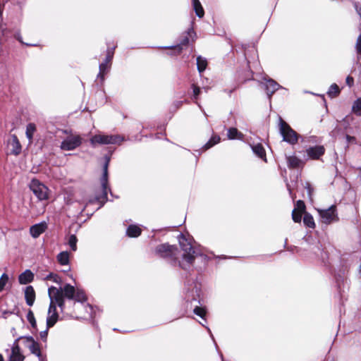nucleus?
Returning a JSON list of instances; mask_svg holds the SVG:
<instances>
[{"label":"nucleus","mask_w":361,"mask_h":361,"mask_svg":"<svg viewBox=\"0 0 361 361\" xmlns=\"http://www.w3.org/2000/svg\"><path fill=\"white\" fill-rule=\"evenodd\" d=\"M178 239L183 252L180 259L177 247L168 243L157 246L155 253L160 257L168 259L173 266H178L182 269L188 271L192 268L195 258L202 255L198 248H195L191 245L190 241L184 235L180 234Z\"/></svg>","instance_id":"nucleus-1"},{"label":"nucleus","mask_w":361,"mask_h":361,"mask_svg":"<svg viewBox=\"0 0 361 361\" xmlns=\"http://www.w3.org/2000/svg\"><path fill=\"white\" fill-rule=\"evenodd\" d=\"M109 158H106V161L103 166V174L100 178L101 192H97L94 197L88 200V202L83 207L81 212H83L85 208L89 205L94 203H98L99 205L97 209H100L105 202L108 200L107 192L111 191L109 187L108 182V166L109 164ZM112 195V193H111Z\"/></svg>","instance_id":"nucleus-2"},{"label":"nucleus","mask_w":361,"mask_h":361,"mask_svg":"<svg viewBox=\"0 0 361 361\" xmlns=\"http://www.w3.org/2000/svg\"><path fill=\"white\" fill-rule=\"evenodd\" d=\"M58 290L61 291L62 297L64 298L74 300L80 302H83L87 300L83 290L78 288L76 290L74 286L71 284L67 283L63 288H59Z\"/></svg>","instance_id":"nucleus-3"},{"label":"nucleus","mask_w":361,"mask_h":361,"mask_svg":"<svg viewBox=\"0 0 361 361\" xmlns=\"http://www.w3.org/2000/svg\"><path fill=\"white\" fill-rule=\"evenodd\" d=\"M279 132L283 137V140L290 145H295L298 140V133L281 117H279Z\"/></svg>","instance_id":"nucleus-4"},{"label":"nucleus","mask_w":361,"mask_h":361,"mask_svg":"<svg viewBox=\"0 0 361 361\" xmlns=\"http://www.w3.org/2000/svg\"><path fill=\"white\" fill-rule=\"evenodd\" d=\"M123 138L118 135H102L97 134L92 136L90 142L92 145L95 144L99 145H116L121 144Z\"/></svg>","instance_id":"nucleus-5"},{"label":"nucleus","mask_w":361,"mask_h":361,"mask_svg":"<svg viewBox=\"0 0 361 361\" xmlns=\"http://www.w3.org/2000/svg\"><path fill=\"white\" fill-rule=\"evenodd\" d=\"M116 47H108L106 49V54L104 61L99 64V71L97 78H100L102 81L104 80V75L106 74L111 68V61L114 55V49Z\"/></svg>","instance_id":"nucleus-6"},{"label":"nucleus","mask_w":361,"mask_h":361,"mask_svg":"<svg viewBox=\"0 0 361 361\" xmlns=\"http://www.w3.org/2000/svg\"><path fill=\"white\" fill-rule=\"evenodd\" d=\"M30 188L39 200H46L49 198L48 188L37 179H32L30 183Z\"/></svg>","instance_id":"nucleus-7"},{"label":"nucleus","mask_w":361,"mask_h":361,"mask_svg":"<svg viewBox=\"0 0 361 361\" xmlns=\"http://www.w3.org/2000/svg\"><path fill=\"white\" fill-rule=\"evenodd\" d=\"M48 295L50 302H53L56 307L58 305L63 312L65 307V298L62 297L61 291H59L56 287L50 286L48 288Z\"/></svg>","instance_id":"nucleus-8"},{"label":"nucleus","mask_w":361,"mask_h":361,"mask_svg":"<svg viewBox=\"0 0 361 361\" xmlns=\"http://www.w3.org/2000/svg\"><path fill=\"white\" fill-rule=\"evenodd\" d=\"M82 144V138L78 135H71L64 139L60 145L62 150H73Z\"/></svg>","instance_id":"nucleus-9"},{"label":"nucleus","mask_w":361,"mask_h":361,"mask_svg":"<svg viewBox=\"0 0 361 361\" xmlns=\"http://www.w3.org/2000/svg\"><path fill=\"white\" fill-rule=\"evenodd\" d=\"M322 221L326 224H329L338 221L336 206L332 205L326 209H318Z\"/></svg>","instance_id":"nucleus-10"},{"label":"nucleus","mask_w":361,"mask_h":361,"mask_svg":"<svg viewBox=\"0 0 361 361\" xmlns=\"http://www.w3.org/2000/svg\"><path fill=\"white\" fill-rule=\"evenodd\" d=\"M59 319V314L56 311V307L53 302H50L49 310H48V315L47 317V329H49L54 326V324L57 322Z\"/></svg>","instance_id":"nucleus-11"},{"label":"nucleus","mask_w":361,"mask_h":361,"mask_svg":"<svg viewBox=\"0 0 361 361\" xmlns=\"http://www.w3.org/2000/svg\"><path fill=\"white\" fill-rule=\"evenodd\" d=\"M48 226L46 221H42L36 224L30 228V233L34 238H38L42 233L45 232Z\"/></svg>","instance_id":"nucleus-12"},{"label":"nucleus","mask_w":361,"mask_h":361,"mask_svg":"<svg viewBox=\"0 0 361 361\" xmlns=\"http://www.w3.org/2000/svg\"><path fill=\"white\" fill-rule=\"evenodd\" d=\"M264 80L265 90L267 91L269 99H270L271 95L277 90H279L281 87V86L275 80H274L271 78L267 79L266 78H264Z\"/></svg>","instance_id":"nucleus-13"},{"label":"nucleus","mask_w":361,"mask_h":361,"mask_svg":"<svg viewBox=\"0 0 361 361\" xmlns=\"http://www.w3.org/2000/svg\"><path fill=\"white\" fill-rule=\"evenodd\" d=\"M23 360L24 356L20 352L17 341H16L13 344L11 353L9 354V361H23Z\"/></svg>","instance_id":"nucleus-14"},{"label":"nucleus","mask_w":361,"mask_h":361,"mask_svg":"<svg viewBox=\"0 0 361 361\" xmlns=\"http://www.w3.org/2000/svg\"><path fill=\"white\" fill-rule=\"evenodd\" d=\"M8 145L11 147V153L18 155L21 152V145L16 135H11V139L8 142Z\"/></svg>","instance_id":"nucleus-15"},{"label":"nucleus","mask_w":361,"mask_h":361,"mask_svg":"<svg viewBox=\"0 0 361 361\" xmlns=\"http://www.w3.org/2000/svg\"><path fill=\"white\" fill-rule=\"evenodd\" d=\"M324 147L322 145H317L307 149V155L313 159H319L321 156H322L324 154Z\"/></svg>","instance_id":"nucleus-16"},{"label":"nucleus","mask_w":361,"mask_h":361,"mask_svg":"<svg viewBox=\"0 0 361 361\" xmlns=\"http://www.w3.org/2000/svg\"><path fill=\"white\" fill-rule=\"evenodd\" d=\"M25 299L28 306H32L35 300V292L32 286H28L25 289Z\"/></svg>","instance_id":"nucleus-17"},{"label":"nucleus","mask_w":361,"mask_h":361,"mask_svg":"<svg viewBox=\"0 0 361 361\" xmlns=\"http://www.w3.org/2000/svg\"><path fill=\"white\" fill-rule=\"evenodd\" d=\"M34 274L30 270H26L18 277V281L20 284H27L33 281Z\"/></svg>","instance_id":"nucleus-18"},{"label":"nucleus","mask_w":361,"mask_h":361,"mask_svg":"<svg viewBox=\"0 0 361 361\" xmlns=\"http://www.w3.org/2000/svg\"><path fill=\"white\" fill-rule=\"evenodd\" d=\"M252 152L259 158L266 161V152L262 144H257L251 146Z\"/></svg>","instance_id":"nucleus-19"},{"label":"nucleus","mask_w":361,"mask_h":361,"mask_svg":"<svg viewBox=\"0 0 361 361\" xmlns=\"http://www.w3.org/2000/svg\"><path fill=\"white\" fill-rule=\"evenodd\" d=\"M58 262L62 266H67L70 262V255L67 251L61 252L56 256Z\"/></svg>","instance_id":"nucleus-20"},{"label":"nucleus","mask_w":361,"mask_h":361,"mask_svg":"<svg viewBox=\"0 0 361 361\" xmlns=\"http://www.w3.org/2000/svg\"><path fill=\"white\" fill-rule=\"evenodd\" d=\"M227 136L230 140H242L243 138V134L239 132L235 128H229L228 130Z\"/></svg>","instance_id":"nucleus-21"},{"label":"nucleus","mask_w":361,"mask_h":361,"mask_svg":"<svg viewBox=\"0 0 361 361\" xmlns=\"http://www.w3.org/2000/svg\"><path fill=\"white\" fill-rule=\"evenodd\" d=\"M207 64V60L205 58L201 56L197 57V68L200 74L205 71Z\"/></svg>","instance_id":"nucleus-22"},{"label":"nucleus","mask_w":361,"mask_h":361,"mask_svg":"<svg viewBox=\"0 0 361 361\" xmlns=\"http://www.w3.org/2000/svg\"><path fill=\"white\" fill-rule=\"evenodd\" d=\"M27 339L31 342V344L29 346L30 352L32 354L36 355L37 357H39L41 355V351L38 343L35 342L32 337H27Z\"/></svg>","instance_id":"nucleus-23"},{"label":"nucleus","mask_w":361,"mask_h":361,"mask_svg":"<svg viewBox=\"0 0 361 361\" xmlns=\"http://www.w3.org/2000/svg\"><path fill=\"white\" fill-rule=\"evenodd\" d=\"M288 164L289 167L298 168L302 164V161L295 156H290L287 157Z\"/></svg>","instance_id":"nucleus-24"},{"label":"nucleus","mask_w":361,"mask_h":361,"mask_svg":"<svg viewBox=\"0 0 361 361\" xmlns=\"http://www.w3.org/2000/svg\"><path fill=\"white\" fill-rule=\"evenodd\" d=\"M193 8L195 11L196 15L199 18H202L204 15V9L199 0H192Z\"/></svg>","instance_id":"nucleus-25"},{"label":"nucleus","mask_w":361,"mask_h":361,"mask_svg":"<svg viewBox=\"0 0 361 361\" xmlns=\"http://www.w3.org/2000/svg\"><path fill=\"white\" fill-rule=\"evenodd\" d=\"M304 224L309 228H314L315 227V223L312 216L309 213H305L303 217Z\"/></svg>","instance_id":"nucleus-26"},{"label":"nucleus","mask_w":361,"mask_h":361,"mask_svg":"<svg viewBox=\"0 0 361 361\" xmlns=\"http://www.w3.org/2000/svg\"><path fill=\"white\" fill-rule=\"evenodd\" d=\"M44 281H51L56 283L61 284L62 283V279L61 278L56 274L54 273H49L44 277H43Z\"/></svg>","instance_id":"nucleus-27"},{"label":"nucleus","mask_w":361,"mask_h":361,"mask_svg":"<svg viewBox=\"0 0 361 361\" xmlns=\"http://www.w3.org/2000/svg\"><path fill=\"white\" fill-rule=\"evenodd\" d=\"M36 131V126L34 123H28L26 127V136L30 142H32L35 132Z\"/></svg>","instance_id":"nucleus-28"},{"label":"nucleus","mask_w":361,"mask_h":361,"mask_svg":"<svg viewBox=\"0 0 361 361\" xmlns=\"http://www.w3.org/2000/svg\"><path fill=\"white\" fill-rule=\"evenodd\" d=\"M220 142V137L219 135H214L211 139L203 146V149L207 150L214 145L218 144Z\"/></svg>","instance_id":"nucleus-29"},{"label":"nucleus","mask_w":361,"mask_h":361,"mask_svg":"<svg viewBox=\"0 0 361 361\" xmlns=\"http://www.w3.org/2000/svg\"><path fill=\"white\" fill-rule=\"evenodd\" d=\"M352 111L357 116H361V97L357 99L353 102Z\"/></svg>","instance_id":"nucleus-30"},{"label":"nucleus","mask_w":361,"mask_h":361,"mask_svg":"<svg viewBox=\"0 0 361 361\" xmlns=\"http://www.w3.org/2000/svg\"><path fill=\"white\" fill-rule=\"evenodd\" d=\"M339 92L340 90L338 86L336 84H332L330 86L327 94L330 97L333 98L336 97L339 94Z\"/></svg>","instance_id":"nucleus-31"},{"label":"nucleus","mask_w":361,"mask_h":361,"mask_svg":"<svg viewBox=\"0 0 361 361\" xmlns=\"http://www.w3.org/2000/svg\"><path fill=\"white\" fill-rule=\"evenodd\" d=\"M27 321L30 322V325L32 328L36 329L37 327V323L35 318V315L33 312L31 310H29L27 315H26Z\"/></svg>","instance_id":"nucleus-32"},{"label":"nucleus","mask_w":361,"mask_h":361,"mask_svg":"<svg viewBox=\"0 0 361 361\" xmlns=\"http://www.w3.org/2000/svg\"><path fill=\"white\" fill-rule=\"evenodd\" d=\"M78 239L75 235H71L68 238V243L73 251L77 250Z\"/></svg>","instance_id":"nucleus-33"},{"label":"nucleus","mask_w":361,"mask_h":361,"mask_svg":"<svg viewBox=\"0 0 361 361\" xmlns=\"http://www.w3.org/2000/svg\"><path fill=\"white\" fill-rule=\"evenodd\" d=\"M192 88L193 90V99L195 100V103L198 105V106L201 109V106L197 102L199 94H200V88L195 85V84L192 85Z\"/></svg>","instance_id":"nucleus-34"},{"label":"nucleus","mask_w":361,"mask_h":361,"mask_svg":"<svg viewBox=\"0 0 361 361\" xmlns=\"http://www.w3.org/2000/svg\"><path fill=\"white\" fill-rule=\"evenodd\" d=\"M303 212L300 211H296V209H293L292 212V219L296 223H300L302 219V214Z\"/></svg>","instance_id":"nucleus-35"},{"label":"nucleus","mask_w":361,"mask_h":361,"mask_svg":"<svg viewBox=\"0 0 361 361\" xmlns=\"http://www.w3.org/2000/svg\"><path fill=\"white\" fill-rule=\"evenodd\" d=\"M8 276L6 274H3L0 278V292H1L6 283L8 281Z\"/></svg>","instance_id":"nucleus-36"},{"label":"nucleus","mask_w":361,"mask_h":361,"mask_svg":"<svg viewBox=\"0 0 361 361\" xmlns=\"http://www.w3.org/2000/svg\"><path fill=\"white\" fill-rule=\"evenodd\" d=\"M126 235L130 238L135 237V225L130 224L128 226L126 230Z\"/></svg>","instance_id":"nucleus-37"},{"label":"nucleus","mask_w":361,"mask_h":361,"mask_svg":"<svg viewBox=\"0 0 361 361\" xmlns=\"http://www.w3.org/2000/svg\"><path fill=\"white\" fill-rule=\"evenodd\" d=\"M193 312L196 315L202 318H204L206 314V310L204 308L197 306L195 307Z\"/></svg>","instance_id":"nucleus-38"},{"label":"nucleus","mask_w":361,"mask_h":361,"mask_svg":"<svg viewBox=\"0 0 361 361\" xmlns=\"http://www.w3.org/2000/svg\"><path fill=\"white\" fill-rule=\"evenodd\" d=\"M293 209H296V211L304 212L305 209V205L303 201L298 200L295 203V208Z\"/></svg>","instance_id":"nucleus-39"},{"label":"nucleus","mask_w":361,"mask_h":361,"mask_svg":"<svg viewBox=\"0 0 361 361\" xmlns=\"http://www.w3.org/2000/svg\"><path fill=\"white\" fill-rule=\"evenodd\" d=\"M356 50L357 52L361 55V34L358 36L357 39Z\"/></svg>","instance_id":"nucleus-40"},{"label":"nucleus","mask_w":361,"mask_h":361,"mask_svg":"<svg viewBox=\"0 0 361 361\" xmlns=\"http://www.w3.org/2000/svg\"><path fill=\"white\" fill-rule=\"evenodd\" d=\"M346 140L348 144H350V143L356 144L357 143L356 138L354 136H350L349 135H346Z\"/></svg>","instance_id":"nucleus-41"},{"label":"nucleus","mask_w":361,"mask_h":361,"mask_svg":"<svg viewBox=\"0 0 361 361\" xmlns=\"http://www.w3.org/2000/svg\"><path fill=\"white\" fill-rule=\"evenodd\" d=\"M49 329L47 328L46 330L40 332V337L42 340L46 341L48 335Z\"/></svg>","instance_id":"nucleus-42"},{"label":"nucleus","mask_w":361,"mask_h":361,"mask_svg":"<svg viewBox=\"0 0 361 361\" xmlns=\"http://www.w3.org/2000/svg\"><path fill=\"white\" fill-rule=\"evenodd\" d=\"M354 80L351 76H348L346 78V83L348 86L351 87L353 85Z\"/></svg>","instance_id":"nucleus-43"},{"label":"nucleus","mask_w":361,"mask_h":361,"mask_svg":"<svg viewBox=\"0 0 361 361\" xmlns=\"http://www.w3.org/2000/svg\"><path fill=\"white\" fill-rule=\"evenodd\" d=\"M174 48H175V49L177 51V52L178 54H180L181 52V51H182V48H181V47L180 45L176 46Z\"/></svg>","instance_id":"nucleus-44"},{"label":"nucleus","mask_w":361,"mask_h":361,"mask_svg":"<svg viewBox=\"0 0 361 361\" xmlns=\"http://www.w3.org/2000/svg\"><path fill=\"white\" fill-rule=\"evenodd\" d=\"M65 201H66V204H71V203H72L71 200L69 197H65Z\"/></svg>","instance_id":"nucleus-45"},{"label":"nucleus","mask_w":361,"mask_h":361,"mask_svg":"<svg viewBox=\"0 0 361 361\" xmlns=\"http://www.w3.org/2000/svg\"><path fill=\"white\" fill-rule=\"evenodd\" d=\"M141 232V228L137 226V237H138L140 235Z\"/></svg>","instance_id":"nucleus-46"},{"label":"nucleus","mask_w":361,"mask_h":361,"mask_svg":"<svg viewBox=\"0 0 361 361\" xmlns=\"http://www.w3.org/2000/svg\"><path fill=\"white\" fill-rule=\"evenodd\" d=\"M306 188H307L308 192L310 194V192H311L310 185L309 183H307V187Z\"/></svg>","instance_id":"nucleus-47"},{"label":"nucleus","mask_w":361,"mask_h":361,"mask_svg":"<svg viewBox=\"0 0 361 361\" xmlns=\"http://www.w3.org/2000/svg\"><path fill=\"white\" fill-rule=\"evenodd\" d=\"M207 329L208 331L209 332V334H210V335H211V337L212 338V339H214L213 336H212V333H211L210 329H209V328H208V327H207Z\"/></svg>","instance_id":"nucleus-48"},{"label":"nucleus","mask_w":361,"mask_h":361,"mask_svg":"<svg viewBox=\"0 0 361 361\" xmlns=\"http://www.w3.org/2000/svg\"><path fill=\"white\" fill-rule=\"evenodd\" d=\"M11 314V312H4V317H6V314Z\"/></svg>","instance_id":"nucleus-49"},{"label":"nucleus","mask_w":361,"mask_h":361,"mask_svg":"<svg viewBox=\"0 0 361 361\" xmlns=\"http://www.w3.org/2000/svg\"><path fill=\"white\" fill-rule=\"evenodd\" d=\"M3 360H4L3 357H2V355L0 354V361H3Z\"/></svg>","instance_id":"nucleus-50"},{"label":"nucleus","mask_w":361,"mask_h":361,"mask_svg":"<svg viewBox=\"0 0 361 361\" xmlns=\"http://www.w3.org/2000/svg\"><path fill=\"white\" fill-rule=\"evenodd\" d=\"M288 190H289L290 194L291 195V190H290V188H289V186H288Z\"/></svg>","instance_id":"nucleus-51"},{"label":"nucleus","mask_w":361,"mask_h":361,"mask_svg":"<svg viewBox=\"0 0 361 361\" xmlns=\"http://www.w3.org/2000/svg\"><path fill=\"white\" fill-rule=\"evenodd\" d=\"M185 43H187V42H188V38H186V39H185Z\"/></svg>","instance_id":"nucleus-52"}]
</instances>
